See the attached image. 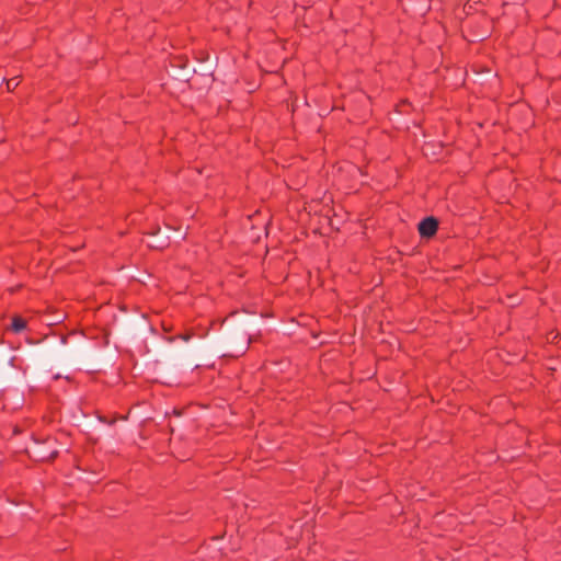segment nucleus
I'll use <instances>...</instances> for the list:
<instances>
[{
  "instance_id": "obj_1",
  "label": "nucleus",
  "mask_w": 561,
  "mask_h": 561,
  "mask_svg": "<svg viewBox=\"0 0 561 561\" xmlns=\"http://www.w3.org/2000/svg\"><path fill=\"white\" fill-rule=\"evenodd\" d=\"M437 227H438L437 220L434 219L433 217H428V218L423 219L419 224V232L422 237L430 238L436 233Z\"/></svg>"
},
{
  "instance_id": "obj_5",
  "label": "nucleus",
  "mask_w": 561,
  "mask_h": 561,
  "mask_svg": "<svg viewBox=\"0 0 561 561\" xmlns=\"http://www.w3.org/2000/svg\"><path fill=\"white\" fill-rule=\"evenodd\" d=\"M352 169L356 172V173H359V169L355 168V167H352Z\"/></svg>"
},
{
  "instance_id": "obj_4",
  "label": "nucleus",
  "mask_w": 561,
  "mask_h": 561,
  "mask_svg": "<svg viewBox=\"0 0 561 561\" xmlns=\"http://www.w3.org/2000/svg\"><path fill=\"white\" fill-rule=\"evenodd\" d=\"M478 3V0H471L470 2L467 3V8L470 10L472 8L473 4Z\"/></svg>"
},
{
  "instance_id": "obj_3",
  "label": "nucleus",
  "mask_w": 561,
  "mask_h": 561,
  "mask_svg": "<svg viewBox=\"0 0 561 561\" xmlns=\"http://www.w3.org/2000/svg\"><path fill=\"white\" fill-rule=\"evenodd\" d=\"M20 81L18 78H11L7 81L8 90H14L19 85Z\"/></svg>"
},
{
  "instance_id": "obj_2",
  "label": "nucleus",
  "mask_w": 561,
  "mask_h": 561,
  "mask_svg": "<svg viewBox=\"0 0 561 561\" xmlns=\"http://www.w3.org/2000/svg\"><path fill=\"white\" fill-rule=\"evenodd\" d=\"M11 328L14 332L19 333L26 328V321L21 317H14Z\"/></svg>"
}]
</instances>
